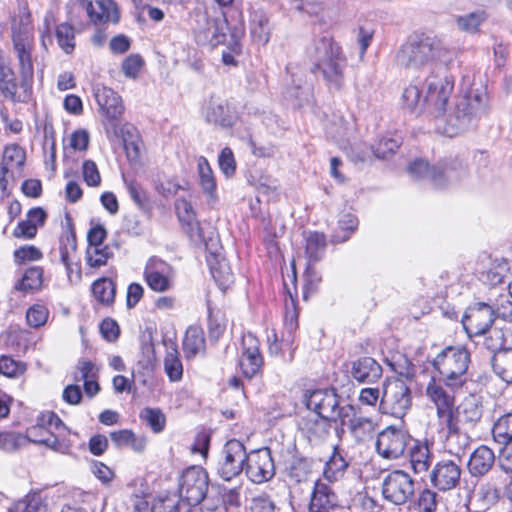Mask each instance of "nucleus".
Masks as SVG:
<instances>
[{
    "label": "nucleus",
    "mask_w": 512,
    "mask_h": 512,
    "mask_svg": "<svg viewBox=\"0 0 512 512\" xmlns=\"http://www.w3.org/2000/svg\"><path fill=\"white\" fill-rule=\"evenodd\" d=\"M424 87L428 111L434 116L435 128L440 134L458 136L475 127L488 113V95L482 87L462 88L451 104L448 101L454 89L452 77L431 73Z\"/></svg>",
    "instance_id": "obj_1"
},
{
    "label": "nucleus",
    "mask_w": 512,
    "mask_h": 512,
    "mask_svg": "<svg viewBox=\"0 0 512 512\" xmlns=\"http://www.w3.org/2000/svg\"><path fill=\"white\" fill-rule=\"evenodd\" d=\"M308 56L313 63L312 71L322 75L329 90L339 91L343 88L347 60L333 39L322 37L315 40L308 48Z\"/></svg>",
    "instance_id": "obj_2"
},
{
    "label": "nucleus",
    "mask_w": 512,
    "mask_h": 512,
    "mask_svg": "<svg viewBox=\"0 0 512 512\" xmlns=\"http://www.w3.org/2000/svg\"><path fill=\"white\" fill-rule=\"evenodd\" d=\"M470 363V352L462 345L447 346L432 360L433 368L451 391H459L467 384Z\"/></svg>",
    "instance_id": "obj_3"
},
{
    "label": "nucleus",
    "mask_w": 512,
    "mask_h": 512,
    "mask_svg": "<svg viewBox=\"0 0 512 512\" xmlns=\"http://www.w3.org/2000/svg\"><path fill=\"white\" fill-rule=\"evenodd\" d=\"M443 49L440 42L421 36L411 39L397 53V62L406 68H420L441 57Z\"/></svg>",
    "instance_id": "obj_4"
},
{
    "label": "nucleus",
    "mask_w": 512,
    "mask_h": 512,
    "mask_svg": "<svg viewBox=\"0 0 512 512\" xmlns=\"http://www.w3.org/2000/svg\"><path fill=\"white\" fill-rule=\"evenodd\" d=\"M412 406V394L406 382L399 378L383 383L379 410L396 418H403Z\"/></svg>",
    "instance_id": "obj_5"
},
{
    "label": "nucleus",
    "mask_w": 512,
    "mask_h": 512,
    "mask_svg": "<svg viewBox=\"0 0 512 512\" xmlns=\"http://www.w3.org/2000/svg\"><path fill=\"white\" fill-rule=\"evenodd\" d=\"M415 481L403 470L389 472L382 482V495L385 500L394 505H404L415 494Z\"/></svg>",
    "instance_id": "obj_6"
},
{
    "label": "nucleus",
    "mask_w": 512,
    "mask_h": 512,
    "mask_svg": "<svg viewBox=\"0 0 512 512\" xmlns=\"http://www.w3.org/2000/svg\"><path fill=\"white\" fill-rule=\"evenodd\" d=\"M249 453L242 442L231 439L226 442L217 465V474L225 481L239 476L245 468Z\"/></svg>",
    "instance_id": "obj_7"
},
{
    "label": "nucleus",
    "mask_w": 512,
    "mask_h": 512,
    "mask_svg": "<svg viewBox=\"0 0 512 512\" xmlns=\"http://www.w3.org/2000/svg\"><path fill=\"white\" fill-rule=\"evenodd\" d=\"M307 409L319 416L338 422L342 416L339 396L334 389H316L307 391L304 395Z\"/></svg>",
    "instance_id": "obj_8"
},
{
    "label": "nucleus",
    "mask_w": 512,
    "mask_h": 512,
    "mask_svg": "<svg viewBox=\"0 0 512 512\" xmlns=\"http://www.w3.org/2000/svg\"><path fill=\"white\" fill-rule=\"evenodd\" d=\"M93 95L100 111L106 118L107 134H117V121L124 113V105L121 97L111 88L97 83L93 86Z\"/></svg>",
    "instance_id": "obj_9"
},
{
    "label": "nucleus",
    "mask_w": 512,
    "mask_h": 512,
    "mask_svg": "<svg viewBox=\"0 0 512 512\" xmlns=\"http://www.w3.org/2000/svg\"><path fill=\"white\" fill-rule=\"evenodd\" d=\"M208 491V475L201 467H190L186 469L180 478L179 494L180 502L189 505H198L206 496Z\"/></svg>",
    "instance_id": "obj_10"
},
{
    "label": "nucleus",
    "mask_w": 512,
    "mask_h": 512,
    "mask_svg": "<svg viewBox=\"0 0 512 512\" xmlns=\"http://www.w3.org/2000/svg\"><path fill=\"white\" fill-rule=\"evenodd\" d=\"M494 321L495 310L485 302H476L468 306L461 320L469 338L486 335Z\"/></svg>",
    "instance_id": "obj_11"
},
{
    "label": "nucleus",
    "mask_w": 512,
    "mask_h": 512,
    "mask_svg": "<svg viewBox=\"0 0 512 512\" xmlns=\"http://www.w3.org/2000/svg\"><path fill=\"white\" fill-rule=\"evenodd\" d=\"M412 439L406 431L389 426L378 434L376 451L385 459H398L409 447Z\"/></svg>",
    "instance_id": "obj_12"
},
{
    "label": "nucleus",
    "mask_w": 512,
    "mask_h": 512,
    "mask_svg": "<svg viewBox=\"0 0 512 512\" xmlns=\"http://www.w3.org/2000/svg\"><path fill=\"white\" fill-rule=\"evenodd\" d=\"M143 276L148 287L154 292H166L174 285V269L156 256L150 257L146 262Z\"/></svg>",
    "instance_id": "obj_13"
},
{
    "label": "nucleus",
    "mask_w": 512,
    "mask_h": 512,
    "mask_svg": "<svg viewBox=\"0 0 512 512\" xmlns=\"http://www.w3.org/2000/svg\"><path fill=\"white\" fill-rule=\"evenodd\" d=\"M244 470L248 479L255 484L271 480L275 475V466L270 449L262 448L251 451Z\"/></svg>",
    "instance_id": "obj_14"
},
{
    "label": "nucleus",
    "mask_w": 512,
    "mask_h": 512,
    "mask_svg": "<svg viewBox=\"0 0 512 512\" xmlns=\"http://www.w3.org/2000/svg\"><path fill=\"white\" fill-rule=\"evenodd\" d=\"M455 392L446 387L444 380L432 378L426 386L425 394L436 408L437 418L440 422L452 418L455 406Z\"/></svg>",
    "instance_id": "obj_15"
},
{
    "label": "nucleus",
    "mask_w": 512,
    "mask_h": 512,
    "mask_svg": "<svg viewBox=\"0 0 512 512\" xmlns=\"http://www.w3.org/2000/svg\"><path fill=\"white\" fill-rule=\"evenodd\" d=\"M338 422L341 431L346 427L358 442L369 439L375 431L374 421L360 414L352 405L342 407V416Z\"/></svg>",
    "instance_id": "obj_16"
},
{
    "label": "nucleus",
    "mask_w": 512,
    "mask_h": 512,
    "mask_svg": "<svg viewBox=\"0 0 512 512\" xmlns=\"http://www.w3.org/2000/svg\"><path fill=\"white\" fill-rule=\"evenodd\" d=\"M201 113L208 124L221 129L232 128L237 121V116L231 110L227 101L217 97H211L206 101Z\"/></svg>",
    "instance_id": "obj_17"
},
{
    "label": "nucleus",
    "mask_w": 512,
    "mask_h": 512,
    "mask_svg": "<svg viewBox=\"0 0 512 512\" xmlns=\"http://www.w3.org/2000/svg\"><path fill=\"white\" fill-rule=\"evenodd\" d=\"M13 45L19 62V71L24 82L33 78L34 68L31 58L33 50V37L26 29L13 32Z\"/></svg>",
    "instance_id": "obj_18"
},
{
    "label": "nucleus",
    "mask_w": 512,
    "mask_h": 512,
    "mask_svg": "<svg viewBox=\"0 0 512 512\" xmlns=\"http://www.w3.org/2000/svg\"><path fill=\"white\" fill-rule=\"evenodd\" d=\"M242 350L239 364L244 375L251 378L259 372L263 365L258 339L251 333L244 334Z\"/></svg>",
    "instance_id": "obj_19"
},
{
    "label": "nucleus",
    "mask_w": 512,
    "mask_h": 512,
    "mask_svg": "<svg viewBox=\"0 0 512 512\" xmlns=\"http://www.w3.org/2000/svg\"><path fill=\"white\" fill-rule=\"evenodd\" d=\"M461 468L452 460H441L431 472V482L440 491L454 489L460 483Z\"/></svg>",
    "instance_id": "obj_20"
},
{
    "label": "nucleus",
    "mask_w": 512,
    "mask_h": 512,
    "mask_svg": "<svg viewBox=\"0 0 512 512\" xmlns=\"http://www.w3.org/2000/svg\"><path fill=\"white\" fill-rule=\"evenodd\" d=\"M338 502V495L329 483L322 479L315 481L309 502L310 512H333Z\"/></svg>",
    "instance_id": "obj_21"
},
{
    "label": "nucleus",
    "mask_w": 512,
    "mask_h": 512,
    "mask_svg": "<svg viewBox=\"0 0 512 512\" xmlns=\"http://www.w3.org/2000/svg\"><path fill=\"white\" fill-rule=\"evenodd\" d=\"M483 416V405L475 395H468L452 410V420L457 425L474 427Z\"/></svg>",
    "instance_id": "obj_22"
},
{
    "label": "nucleus",
    "mask_w": 512,
    "mask_h": 512,
    "mask_svg": "<svg viewBox=\"0 0 512 512\" xmlns=\"http://www.w3.org/2000/svg\"><path fill=\"white\" fill-rule=\"evenodd\" d=\"M446 429L445 449L458 458H461L470 447L471 437L450 418L440 422Z\"/></svg>",
    "instance_id": "obj_23"
},
{
    "label": "nucleus",
    "mask_w": 512,
    "mask_h": 512,
    "mask_svg": "<svg viewBox=\"0 0 512 512\" xmlns=\"http://www.w3.org/2000/svg\"><path fill=\"white\" fill-rule=\"evenodd\" d=\"M79 5L86 11L90 21L94 24L104 22H118L119 15L117 7L112 0H78Z\"/></svg>",
    "instance_id": "obj_24"
},
{
    "label": "nucleus",
    "mask_w": 512,
    "mask_h": 512,
    "mask_svg": "<svg viewBox=\"0 0 512 512\" xmlns=\"http://www.w3.org/2000/svg\"><path fill=\"white\" fill-rule=\"evenodd\" d=\"M331 421L328 418L309 412L300 418L298 427L310 442L318 443L329 435Z\"/></svg>",
    "instance_id": "obj_25"
},
{
    "label": "nucleus",
    "mask_w": 512,
    "mask_h": 512,
    "mask_svg": "<svg viewBox=\"0 0 512 512\" xmlns=\"http://www.w3.org/2000/svg\"><path fill=\"white\" fill-rule=\"evenodd\" d=\"M495 460L493 449L484 444L480 445L470 454L468 471L472 477H483L494 467Z\"/></svg>",
    "instance_id": "obj_26"
},
{
    "label": "nucleus",
    "mask_w": 512,
    "mask_h": 512,
    "mask_svg": "<svg viewBox=\"0 0 512 512\" xmlns=\"http://www.w3.org/2000/svg\"><path fill=\"white\" fill-rule=\"evenodd\" d=\"M401 106L410 114L420 116L428 111L425 94L422 87L416 82H411L403 89Z\"/></svg>",
    "instance_id": "obj_27"
},
{
    "label": "nucleus",
    "mask_w": 512,
    "mask_h": 512,
    "mask_svg": "<svg viewBox=\"0 0 512 512\" xmlns=\"http://www.w3.org/2000/svg\"><path fill=\"white\" fill-rule=\"evenodd\" d=\"M352 377L360 383H373L382 376V367L371 357H362L352 363Z\"/></svg>",
    "instance_id": "obj_28"
},
{
    "label": "nucleus",
    "mask_w": 512,
    "mask_h": 512,
    "mask_svg": "<svg viewBox=\"0 0 512 512\" xmlns=\"http://www.w3.org/2000/svg\"><path fill=\"white\" fill-rule=\"evenodd\" d=\"M249 31L255 43L266 45L269 42L271 34L269 17L262 9L251 10Z\"/></svg>",
    "instance_id": "obj_29"
},
{
    "label": "nucleus",
    "mask_w": 512,
    "mask_h": 512,
    "mask_svg": "<svg viewBox=\"0 0 512 512\" xmlns=\"http://www.w3.org/2000/svg\"><path fill=\"white\" fill-rule=\"evenodd\" d=\"M438 164L430 166L424 159H416L407 168L409 175L417 180L430 181L436 188L444 187V180L438 176Z\"/></svg>",
    "instance_id": "obj_30"
},
{
    "label": "nucleus",
    "mask_w": 512,
    "mask_h": 512,
    "mask_svg": "<svg viewBox=\"0 0 512 512\" xmlns=\"http://www.w3.org/2000/svg\"><path fill=\"white\" fill-rule=\"evenodd\" d=\"M205 26L195 30L196 41L201 45L215 47L225 41L226 35L216 19L203 17Z\"/></svg>",
    "instance_id": "obj_31"
},
{
    "label": "nucleus",
    "mask_w": 512,
    "mask_h": 512,
    "mask_svg": "<svg viewBox=\"0 0 512 512\" xmlns=\"http://www.w3.org/2000/svg\"><path fill=\"white\" fill-rule=\"evenodd\" d=\"M197 171L202 192L209 202H215L218 198L216 179L208 160L203 156L197 160Z\"/></svg>",
    "instance_id": "obj_32"
},
{
    "label": "nucleus",
    "mask_w": 512,
    "mask_h": 512,
    "mask_svg": "<svg viewBox=\"0 0 512 512\" xmlns=\"http://www.w3.org/2000/svg\"><path fill=\"white\" fill-rule=\"evenodd\" d=\"M164 370L171 382H179L183 377V364L177 345L173 341L165 342Z\"/></svg>",
    "instance_id": "obj_33"
},
{
    "label": "nucleus",
    "mask_w": 512,
    "mask_h": 512,
    "mask_svg": "<svg viewBox=\"0 0 512 512\" xmlns=\"http://www.w3.org/2000/svg\"><path fill=\"white\" fill-rule=\"evenodd\" d=\"M348 462L342 456L337 447L333 448V453L329 460L325 463L323 469V481H327L329 484L340 481L348 468Z\"/></svg>",
    "instance_id": "obj_34"
},
{
    "label": "nucleus",
    "mask_w": 512,
    "mask_h": 512,
    "mask_svg": "<svg viewBox=\"0 0 512 512\" xmlns=\"http://www.w3.org/2000/svg\"><path fill=\"white\" fill-rule=\"evenodd\" d=\"M409 448L410 463L414 472L416 474L427 472L431 463V453L428 445L412 439Z\"/></svg>",
    "instance_id": "obj_35"
},
{
    "label": "nucleus",
    "mask_w": 512,
    "mask_h": 512,
    "mask_svg": "<svg viewBox=\"0 0 512 512\" xmlns=\"http://www.w3.org/2000/svg\"><path fill=\"white\" fill-rule=\"evenodd\" d=\"M206 342L204 332L200 327L190 326L183 339V351L187 359L205 352Z\"/></svg>",
    "instance_id": "obj_36"
},
{
    "label": "nucleus",
    "mask_w": 512,
    "mask_h": 512,
    "mask_svg": "<svg viewBox=\"0 0 512 512\" xmlns=\"http://www.w3.org/2000/svg\"><path fill=\"white\" fill-rule=\"evenodd\" d=\"M305 258L307 264L320 261L326 249V237L320 232H310L305 237Z\"/></svg>",
    "instance_id": "obj_37"
},
{
    "label": "nucleus",
    "mask_w": 512,
    "mask_h": 512,
    "mask_svg": "<svg viewBox=\"0 0 512 512\" xmlns=\"http://www.w3.org/2000/svg\"><path fill=\"white\" fill-rule=\"evenodd\" d=\"M438 176L445 182L444 186L449 183L461 181L467 176V168L464 163L458 159H449L438 163Z\"/></svg>",
    "instance_id": "obj_38"
},
{
    "label": "nucleus",
    "mask_w": 512,
    "mask_h": 512,
    "mask_svg": "<svg viewBox=\"0 0 512 512\" xmlns=\"http://www.w3.org/2000/svg\"><path fill=\"white\" fill-rule=\"evenodd\" d=\"M491 365L494 373L508 384H512V349L493 354Z\"/></svg>",
    "instance_id": "obj_39"
},
{
    "label": "nucleus",
    "mask_w": 512,
    "mask_h": 512,
    "mask_svg": "<svg viewBox=\"0 0 512 512\" xmlns=\"http://www.w3.org/2000/svg\"><path fill=\"white\" fill-rule=\"evenodd\" d=\"M29 334L25 329L10 328L0 334V345L12 351L25 350Z\"/></svg>",
    "instance_id": "obj_40"
},
{
    "label": "nucleus",
    "mask_w": 512,
    "mask_h": 512,
    "mask_svg": "<svg viewBox=\"0 0 512 512\" xmlns=\"http://www.w3.org/2000/svg\"><path fill=\"white\" fill-rule=\"evenodd\" d=\"M312 472V461L305 457L294 456L286 467V474L290 480L301 483L306 481Z\"/></svg>",
    "instance_id": "obj_41"
},
{
    "label": "nucleus",
    "mask_w": 512,
    "mask_h": 512,
    "mask_svg": "<svg viewBox=\"0 0 512 512\" xmlns=\"http://www.w3.org/2000/svg\"><path fill=\"white\" fill-rule=\"evenodd\" d=\"M43 284V268L32 266L28 268L22 278L16 283L15 288L23 292H35L41 289Z\"/></svg>",
    "instance_id": "obj_42"
},
{
    "label": "nucleus",
    "mask_w": 512,
    "mask_h": 512,
    "mask_svg": "<svg viewBox=\"0 0 512 512\" xmlns=\"http://www.w3.org/2000/svg\"><path fill=\"white\" fill-rule=\"evenodd\" d=\"M175 210L179 221L187 226L190 232H195L199 229L196 213L188 200L184 198L177 199L175 202Z\"/></svg>",
    "instance_id": "obj_43"
},
{
    "label": "nucleus",
    "mask_w": 512,
    "mask_h": 512,
    "mask_svg": "<svg viewBox=\"0 0 512 512\" xmlns=\"http://www.w3.org/2000/svg\"><path fill=\"white\" fill-rule=\"evenodd\" d=\"M66 429L63 421L54 412L48 411L38 416L36 426L30 428L29 433L32 435L35 431H43L50 435V432H53V430L60 431Z\"/></svg>",
    "instance_id": "obj_44"
},
{
    "label": "nucleus",
    "mask_w": 512,
    "mask_h": 512,
    "mask_svg": "<svg viewBox=\"0 0 512 512\" xmlns=\"http://www.w3.org/2000/svg\"><path fill=\"white\" fill-rule=\"evenodd\" d=\"M30 442L29 436L24 434L13 431L0 432V450L6 453L16 452Z\"/></svg>",
    "instance_id": "obj_45"
},
{
    "label": "nucleus",
    "mask_w": 512,
    "mask_h": 512,
    "mask_svg": "<svg viewBox=\"0 0 512 512\" xmlns=\"http://www.w3.org/2000/svg\"><path fill=\"white\" fill-rule=\"evenodd\" d=\"M298 327V312L296 304L293 298H290L289 302L285 304V315H284V330L287 336L283 334L282 342L287 344L292 343L293 333Z\"/></svg>",
    "instance_id": "obj_46"
},
{
    "label": "nucleus",
    "mask_w": 512,
    "mask_h": 512,
    "mask_svg": "<svg viewBox=\"0 0 512 512\" xmlns=\"http://www.w3.org/2000/svg\"><path fill=\"white\" fill-rule=\"evenodd\" d=\"M492 436L495 442L503 444L512 441V413H507L494 423Z\"/></svg>",
    "instance_id": "obj_47"
},
{
    "label": "nucleus",
    "mask_w": 512,
    "mask_h": 512,
    "mask_svg": "<svg viewBox=\"0 0 512 512\" xmlns=\"http://www.w3.org/2000/svg\"><path fill=\"white\" fill-rule=\"evenodd\" d=\"M92 293L100 303L108 305L114 300L115 285L108 278L98 279L92 285Z\"/></svg>",
    "instance_id": "obj_48"
},
{
    "label": "nucleus",
    "mask_w": 512,
    "mask_h": 512,
    "mask_svg": "<svg viewBox=\"0 0 512 512\" xmlns=\"http://www.w3.org/2000/svg\"><path fill=\"white\" fill-rule=\"evenodd\" d=\"M140 418L156 434L162 432L166 426V417L159 408H144L140 413Z\"/></svg>",
    "instance_id": "obj_49"
},
{
    "label": "nucleus",
    "mask_w": 512,
    "mask_h": 512,
    "mask_svg": "<svg viewBox=\"0 0 512 512\" xmlns=\"http://www.w3.org/2000/svg\"><path fill=\"white\" fill-rule=\"evenodd\" d=\"M24 161V150L16 144L9 145L4 149L1 168L7 172L10 168L22 166Z\"/></svg>",
    "instance_id": "obj_50"
},
{
    "label": "nucleus",
    "mask_w": 512,
    "mask_h": 512,
    "mask_svg": "<svg viewBox=\"0 0 512 512\" xmlns=\"http://www.w3.org/2000/svg\"><path fill=\"white\" fill-rule=\"evenodd\" d=\"M56 38L60 48L67 54L75 48V33L72 25L61 23L56 28Z\"/></svg>",
    "instance_id": "obj_51"
},
{
    "label": "nucleus",
    "mask_w": 512,
    "mask_h": 512,
    "mask_svg": "<svg viewBox=\"0 0 512 512\" xmlns=\"http://www.w3.org/2000/svg\"><path fill=\"white\" fill-rule=\"evenodd\" d=\"M339 229L344 233L341 235L340 233H335L333 235V241L337 243H342L347 241L351 234L357 229L358 219L356 216L350 213H345L340 216L338 220Z\"/></svg>",
    "instance_id": "obj_52"
},
{
    "label": "nucleus",
    "mask_w": 512,
    "mask_h": 512,
    "mask_svg": "<svg viewBox=\"0 0 512 512\" xmlns=\"http://www.w3.org/2000/svg\"><path fill=\"white\" fill-rule=\"evenodd\" d=\"M8 512H48L47 507L42 504L39 496L28 495L14 503Z\"/></svg>",
    "instance_id": "obj_53"
},
{
    "label": "nucleus",
    "mask_w": 512,
    "mask_h": 512,
    "mask_svg": "<svg viewBox=\"0 0 512 512\" xmlns=\"http://www.w3.org/2000/svg\"><path fill=\"white\" fill-rule=\"evenodd\" d=\"M49 310L43 304H34L26 311V322L32 328H39L47 323Z\"/></svg>",
    "instance_id": "obj_54"
},
{
    "label": "nucleus",
    "mask_w": 512,
    "mask_h": 512,
    "mask_svg": "<svg viewBox=\"0 0 512 512\" xmlns=\"http://www.w3.org/2000/svg\"><path fill=\"white\" fill-rule=\"evenodd\" d=\"M76 236L73 232L67 233L60 240L59 253L60 260L63 265L73 263V258L76 253Z\"/></svg>",
    "instance_id": "obj_55"
},
{
    "label": "nucleus",
    "mask_w": 512,
    "mask_h": 512,
    "mask_svg": "<svg viewBox=\"0 0 512 512\" xmlns=\"http://www.w3.org/2000/svg\"><path fill=\"white\" fill-rule=\"evenodd\" d=\"M31 442L45 445L60 454H68L71 449L70 442L66 439L58 438L55 436L54 432H50V435H47V437L31 439Z\"/></svg>",
    "instance_id": "obj_56"
},
{
    "label": "nucleus",
    "mask_w": 512,
    "mask_h": 512,
    "mask_svg": "<svg viewBox=\"0 0 512 512\" xmlns=\"http://www.w3.org/2000/svg\"><path fill=\"white\" fill-rule=\"evenodd\" d=\"M400 147V141L394 137H383L374 146V155L379 159L391 157Z\"/></svg>",
    "instance_id": "obj_57"
},
{
    "label": "nucleus",
    "mask_w": 512,
    "mask_h": 512,
    "mask_svg": "<svg viewBox=\"0 0 512 512\" xmlns=\"http://www.w3.org/2000/svg\"><path fill=\"white\" fill-rule=\"evenodd\" d=\"M486 19V14L484 11H475L469 14L457 17V25L458 27L466 32H475L477 31L480 24Z\"/></svg>",
    "instance_id": "obj_58"
},
{
    "label": "nucleus",
    "mask_w": 512,
    "mask_h": 512,
    "mask_svg": "<svg viewBox=\"0 0 512 512\" xmlns=\"http://www.w3.org/2000/svg\"><path fill=\"white\" fill-rule=\"evenodd\" d=\"M112 253L109 247H88L86 251L87 264L90 267L98 268L107 263V260L111 257Z\"/></svg>",
    "instance_id": "obj_59"
},
{
    "label": "nucleus",
    "mask_w": 512,
    "mask_h": 512,
    "mask_svg": "<svg viewBox=\"0 0 512 512\" xmlns=\"http://www.w3.org/2000/svg\"><path fill=\"white\" fill-rule=\"evenodd\" d=\"M209 263L212 276L220 286H227L233 282V273L224 259L217 260V265H213L210 260Z\"/></svg>",
    "instance_id": "obj_60"
},
{
    "label": "nucleus",
    "mask_w": 512,
    "mask_h": 512,
    "mask_svg": "<svg viewBox=\"0 0 512 512\" xmlns=\"http://www.w3.org/2000/svg\"><path fill=\"white\" fill-rule=\"evenodd\" d=\"M17 85L13 70L4 64L0 58V90L3 93L14 94Z\"/></svg>",
    "instance_id": "obj_61"
},
{
    "label": "nucleus",
    "mask_w": 512,
    "mask_h": 512,
    "mask_svg": "<svg viewBox=\"0 0 512 512\" xmlns=\"http://www.w3.org/2000/svg\"><path fill=\"white\" fill-rule=\"evenodd\" d=\"M437 504V493L430 489H424L417 498L415 508L419 512H435Z\"/></svg>",
    "instance_id": "obj_62"
},
{
    "label": "nucleus",
    "mask_w": 512,
    "mask_h": 512,
    "mask_svg": "<svg viewBox=\"0 0 512 512\" xmlns=\"http://www.w3.org/2000/svg\"><path fill=\"white\" fill-rule=\"evenodd\" d=\"M26 370V365L18 362L9 356L0 357V373L7 377H17L23 374Z\"/></svg>",
    "instance_id": "obj_63"
},
{
    "label": "nucleus",
    "mask_w": 512,
    "mask_h": 512,
    "mask_svg": "<svg viewBox=\"0 0 512 512\" xmlns=\"http://www.w3.org/2000/svg\"><path fill=\"white\" fill-rule=\"evenodd\" d=\"M143 65L144 60L139 54H131L124 59L121 68L126 77L135 79L139 75Z\"/></svg>",
    "instance_id": "obj_64"
}]
</instances>
